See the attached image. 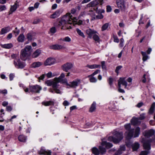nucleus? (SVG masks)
Returning <instances> with one entry per match:
<instances>
[{
  "instance_id": "nucleus-1",
  "label": "nucleus",
  "mask_w": 155,
  "mask_h": 155,
  "mask_svg": "<svg viewBox=\"0 0 155 155\" xmlns=\"http://www.w3.org/2000/svg\"><path fill=\"white\" fill-rule=\"evenodd\" d=\"M124 127L127 130L125 133V136L126 140H129L133 137H137L139 136L140 131V128L139 127H137L135 128L134 132V129H130L131 125L130 124L125 125Z\"/></svg>"
},
{
  "instance_id": "nucleus-2",
  "label": "nucleus",
  "mask_w": 155,
  "mask_h": 155,
  "mask_svg": "<svg viewBox=\"0 0 155 155\" xmlns=\"http://www.w3.org/2000/svg\"><path fill=\"white\" fill-rule=\"evenodd\" d=\"M113 136L109 137L108 140L109 141H113L115 143H119L123 138V133L114 130L113 132Z\"/></svg>"
},
{
  "instance_id": "nucleus-3",
  "label": "nucleus",
  "mask_w": 155,
  "mask_h": 155,
  "mask_svg": "<svg viewBox=\"0 0 155 155\" xmlns=\"http://www.w3.org/2000/svg\"><path fill=\"white\" fill-rule=\"evenodd\" d=\"M72 16L70 13H67L65 15H64L61 19L59 22V26H63L66 23L71 24L72 22V20L73 19Z\"/></svg>"
},
{
  "instance_id": "nucleus-4",
  "label": "nucleus",
  "mask_w": 155,
  "mask_h": 155,
  "mask_svg": "<svg viewBox=\"0 0 155 155\" xmlns=\"http://www.w3.org/2000/svg\"><path fill=\"white\" fill-rule=\"evenodd\" d=\"M65 77V74L64 73H61L60 75L58 78H55V80L57 84H58L59 83H61L62 84H65L67 85H68V80L66 78H64Z\"/></svg>"
},
{
  "instance_id": "nucleus-5",
  "label": "nucleus",
  "mask_w": 155,
  "mask_h": 155,
  "mask_svg": "<svg viewBox=\"0 0 155 155\" xmlns=\"http://www.w3.org/2000/svg\"><path fill=\"white\" fill-rule=\"evenodd\" d=\"M32 49H23L21 51V57L23 60H25L30 55Z\"/></svg>"
},
{
  "instance_id": "nucleus-6",
  "label": "nucleus",
  "mask_w": 155,
  "mask_h": 155,
  "mask_svg": "<svg viewBox=\"0 0 155 155\" xmlns=\"http://www.w3.org/2000/svg\"><path fill=\"white\" fill-rule=\"evenodd\" d=\"M42 87L38 85H29V92L34 93H39Z\"/></svg>"
},
{
  "instance_id": "nucleus-7",
  "label": "nucleus",
  "mask_w": 155,
  "mask_h": 155,
  "mask_svg": "<svg viewBox=\"0 0 155 155\" xmlns=\"http://www.w3.org/2000/svg\"><path fill=\"white\" fill-rule=\"evenodd\" d=\"M104 1L103 0H95L89 3V5L92 7H94V8H92L91 10H90L89 12H93V11H94L93 8L95 7H96V6L97 5L99 4H100V5H102Z\"/></svg>"
},
{
  "instance_id": "nucleus-8",
  "label": "nucleus",
  "mask_w": 155,
  "mask_h": 155,
  "mask_svg": "<svg viewBox=\"0 0 155 155\" xmlns=\"http://www.w3.org/2000/svg\"><path fill=\"white\" fill-rule=\"evenodd\" d=\"M73 67V64L67 62L63 64L61 67L62 70L64 71L68 72Z\"/></svg>"
},
{
  "instance_id": "nucleus-9",
  "label": "nucleus",
  "mask_w": 155,
  "mask_h": 155,
  "mask_svg": "<svg viewBox=\"0 0 155 155\" xmlns=\"http://www.w3.org/2000/svg\"><path fill=\"white\" fill-rule=\"evenodd\" d=\"M55 60L53 58H48L44 62V64L45 66L51 65L55 63Z\"/></svg>"
},
{
  "instance_id": "nucleus-10",
  "label": "nucleus",
  "mask_w": 155,
  "mask_h": 155,
  "mask_svg": "<svg viewBox=\"0 0 155 155\" xmlns=\"http://www.w3.org/2000/svg\"><path fill=\"white\" fill-rule=\"evenodd\" d=\"M80 83V79H77L70 82V84H68V85H67L69 86L72 88H76Z\"/></svg>"
},
{
  "instance_id": "nucleus-11",
  "label": "nucleus",
  "mask_w": 155,
  "mask_h": 155,
  "mask_svg": "<svg viewBox=\"0 0 155 155\" xmlns=\"http://www.w3.org/2000/svg\"><path fill=\"white\" fill-rule=\"evenodd\" d=\"M45 83L48 86H50L52 85L53 88L57 87L58 86L54 78V80H47L45 81Z\"/></svg>"
},
{
  "instance_id": "nucleus-12",
  "label": "nucleus",
  "mask_w": 155,
  "mask_h": 155,
  "mask_svg": "<svg viewBox=\"0 0 155 155\" xmlns=\"http://www.w3.org/2000/svg\"><path fill=\"white\" fill-rule=\"evenodd\" d=\"M125 78H120L118 80V86L119 87H121V84L125 86V88H126L127 86V83L125 80Z\"/></svg>"
},
{
  "instance_id": "nucleus-13",
  "label": "nucleus",
  "mask_w": 155,
  "mask_h": 155,
  "mask_svg": "<svg viewBox=\"0 0 155 155\" xmlns=\"http://www.w3.org/2000/svg\"><path fill=\"white\" fill-rule=\"evenodd\" d=\"M14 63L15 67L17 68H23L25 66V64L19 60H17V62L14 61Z\"/></svg>"
},
{
  "instance_id": "nucleus-14",
  "label": "nucleus",
  "mask_w": 155,
  "mask_h": 155,
  "mask_svg": "<svg viewBox=\"0 0 155 155\" xmlns=\"http://www.w3.org/2000/svg\"><path fill=\"white\" fill-rule=\"evenodd\" d=\"M155 133V131L152 129L146 130L144 133V135L147 137H149L153 135Z\"/></svg>"
},
{
  "instance_id": "nucleus-15",
  "label": "nucleus",
  "mask_w": 155,
  "mask_h": 155,
  "mask_svg": "<svg viewBox=\"0 0 155 155\" xmlns=\"http://www.w3.org/2000/svg\"><path fill=\"white\" fill-rule=\"evenodd\" d=\"M138 118L133 117L130 121L131 124L134 125H139L141 123V121Z\"/></svg>"
},
{
  "instance_id": "nucleus-16",
  "label": "nucleus",
  "mask_w": 155,
  "mask_h": 155,
  "mask_svg": "<svg viewBox=\"0 0 155 155\" xmlns=\"http://www.w3.org/2000/svg\"><path fill=\"white\" fill-rule=\"evenodd\" d=\"M86 32L87 34L88 35V37L91 38L97 32L96 31L91 29H89L86 30Z\"/></svg>"
},
{
  "instance_id": "nucleus-17",
  "label": "nucleus",
  "mask_w": 155,
  "mask_h": 155,
  "mask_svg": "<svg viewBox=\"0 0 155 155\" xmlns=\"http://www.w3.org/2000/svg\"><path fill=\"white\" fill-rule=\"evenodd\" d=\"M152 140H151L145 142L143 143V147L146 150H149L151 149L150 143L152 142Z\"/></svg>"
},
{
  "instance_id": "nucleus-18",
  "label": "nucleus",
  "mask_w": 155,
  "mask_h": 155,
  "mask_svg": "<svg viewBox=\"0 0 155 155\" xmlns=\"http://www.w3.org/2000/svg\"><path fill=\"white\" fill-rule=\"evenodd\" d=\"M61 12V9L58 10L51 15V18H54L58 17L60 15Z\"/></svg>"
},
{
  "instance_id": "nucleus-19",
  "label": "nucleus",
  "mask_w": 155,
  "mask_h": 155,
  "mask_svg": "<svg viewBox=\"0 0 155 155\" xmlns=\"http://www.w3.org/2000/svg\"><path fill=\"white\" fill-rule=\"evenodd\" d=\"M96 103L94 101L89 108V112L91 113L94 112L96 110Z\"/></svg>"
},
{
  "instance_id": "nucleus-20",
  "label": "nucleus",
  "mask_w": 155,
  "mask_h": 155,
  "mask_svg": "<svg viewBox=\"0 0 155 155\" xmlns=\"http://www.w3.org/2000/svg\"><path fill=\"white\" fill-rule=\"evenodd\" d=\"M38 153L40 154L51 155V152L50 151H46L45 149L42 148H41V150L39 151Z\"/></svg>"
},
{
  "instance_id": "nucleus-21",
  "label": "nucleus",
  "mask_w": 155,
  "mask_h": 155,
  "mask_svg": "<svg viewBox=\"0 0 155 155\" xmlns=\"http://www.w3.org/2000/svg\"><path fill=\"white\" fill-rule=\"evenodd\" d=\"M101 144L103 146H105L107 149L110 148L113 146V145L111 143L107 142L105 141H102Z\"/></svg>"
},
{
  "instance_id": "nucleus-22",
  "label": "nucleus",
  "mask_w": 155,
  "mask_h": 155,
  "mask_svg": "<svg viewBox=\"0 0 155 155\" xmlns=\"http://www.w3.org/2000/svg\"><path fill=\"white\" fill-rule=\"evenodd\" d=\"M43 63L40 61H37L31 64V67L33 68H36L42 65Z\"/></svg>"
},
{
  "instance_id": "nucleus-23",
  "label": "nucleus",
  "mask_w": 155,
  "mask_h": 155,
  "mask_svg": "<svg viewBox=\"0 0 155 155\" xmlns=\"http://www.w3.org/2000/svg\"><path fill=\"white\" fill-rule=\"evenodd\" d=\"M35 33L33 32H31L28 33L26 35V37L28 41H31L32 40V37L35 35Z\"/></svg>"
},
{
  "instance_id": "nucleus-24",
  "label": "nucleus",
  "mask_w": 155,
  "mask_h": 155,
  "mask_svg": "<svg viewBox=\"0 0 155 155\" xmlns=\"http://www.w3.org/2000/svg\"><path fill=\"white\" fill-rule=\"evenodd\" d=\"M117 7L121 11H124L125 10L126 7L124 5V2L123 3H117Z\"/></svg>"
},
{
  "instance_id": "nucleus-25",
  "label": "nucleus",
  "mask_w": 155,
  "mask_h": 155,
  "mask_svg": "<svg viewBox=\"0 0 155 155\" xmlns=\"http://www.w3.org/2000/svg\"><path fill=\"white\" fill-rule=\"evenodd\" d=\"M43 105L45 106H48L50 105H54V102L53 101H43L42 102Z\"/></svg>"
},
{
  "instance_id": "nucleus-26",
  "label": "nucleus",
  "mask_w": 155,
  "mask_h": 155,
  "mask_svg": "<svg viewBox=\"0 0 155 155\" xmlns=\"http://www.w3.org/2000/svg\"><path fill=\"white\" fill-rule=\"evenodd\" d=\"M10 30V27L9 26L3 28L1 29V35L4 34L8 32Z\"/></svg>"
},
{
  "instance_id": "nucleus-27",
  "label": "nucleus",
  "mask_w": 155,
  "mask_h": 155,
  "mask_svg": "<svg viewBox=\"0 0 155 155\" xmlns=\"http://www.w3.org/2000/svg\"><path fill=\"white\" fill-rule=\"evenodd\" d=\"M41 51L39 49H38L34 52L32 54V56L34 58L38 57L41 54Z\"/></svg>"
},
{
  "instance_id": "nucleus-28",
  "label": "nucleus",
  "mask_w": 155,
  "mask_h": 155,
  "mask_svg": "<svg viewBox=\"0 0 155 155\" xmlns=\"http://www.w3.org/2000/svg\"><path fill=\"white\" fill-rule=\"evenodd\" d=\"M86 67L91 69H95L97 68H100L101 67V65L100 64H93V65H90V64H87L86 66Z\"/></svg>"
},
{
  "instance_id": "nucleus-29",
  "label": "nucleus",
  "mask_w": 155,
  "mask_h": 155,
  "mask_svg": "<svg viewBox=\"0 0 155 155\" xmlns=\"http://www.w3.org/2000/svg\"><path fill=\"white\" fill-rule=\"evenodd\" d=\"M132 147L133 151H136L139 148L140 144L137 142H135L132 144Z\"/></svg>"
},
{
  "instance_id": "nucleus-30",
  "label": "nucleus",
  "mask_w": 155,
  "mask_h": 155,
  "mask_svg": "<svg viewBox=\"0 0 155 155\" xmlns=\"http://www.w3.org/2000/svg\"><path fill=\"white\" fill-rule=\"evenodd\" d=\"M125 147L124 145L120 146L119 149L117 152V155H118L121 154L122 153V151H125Z\"/></svg>"
},
{
  "instance_id": "nucleus-31",
  "label": "nucleus",
  "mask_w": 155,
  "mask_h": 155,
  "mask_svg": "<svg viewBox=\"0 0 155 155\" xmlns=\"http://www.w3.org/2000/svg\"><path fill=\"white\" fill-rule=\"evenodd\" d=\"M19 85L20 87H21L23 88L25 92L27 93L29 92V90L28 88L26 87L23 84L19 83Z\"/></svg>"
},
{
  "instance_id": "nucleus-32",
  "label": "nucleus",
  "mask_w": 155,
  "mask_h": 155,
  "mask_svg": "<svg viewBox=\"0 0 155 155\" xmlns=\"http://www.w3.org/2000/svg\"><path fill=\"white\" fill-rule=\"evenodd\" d=\"M19 85L20 87H21L23 88L25 92L27 93L29 92V90L28 88L26 87L23 84L19 83Z\"/></svg>"
},
{
  "instance_id": "nucleus-33",
  "label": "nucleus",
  "mask_w": 155,
  "mask_h": 155,
  "mask_svg": "<svg viewBox=\"0 0 155 155\" xmlns=\"http://www.w3.org/2000/svg\"><path fill=\"white\" fill-rule=\"evenodd\" d=\"M0 45L2 48H10L13 47V45L12 43L4 45L0 44Z\"/></svg>"
},
{
  "instance_id": "nucleus-34",
  "label": "nucleus",
  "mask_w": 155,
  "mask_h": 155,
  "mask_svg": "<svg viewBox=\"0 0 155 155\" xmlns=\"http://www.w3.org/2000/svg\"><path fill=\"white\" fill-rule=\"evenodd\" d=\"M141 53L143 56V61H146L147 59L149 58V56L146 54L145 52L141 51Z\"/></svg>"
},
{
  "instance_id": "nucleus-35",
  "label": "nucleus",
  "mask_w": 155,
  "mask_h": 155,
  "mask_svg": "<svg viewBox=\"0 0 155 155\" xmlns=\"http://www.w3.org/2000/svg\"><path fill=\"white\" fill-rule=\"evenodd\" d=\"M25 37L23 34H21L19 35L18 38V41L19 42H22L24 41Z\"/></svg>"
},
{
  "instance_id": "nucleus-36",
  "label": "nucleus",
  "mask_w": 155,
  "mask_h": 155,
  "mask_svg": "<svg viewBox=\"0 0 155 155\" xmlns=\"http://www.w3.org/2000/svg\"><path fill=\"white\" fill-rule=\"evenodd\" d=\"M18 140L21 142H25L26 140V137L23 135H20L18 137Z\"/></svg>"
},
{
  "instance_id": "nucleus-37",
  "label": "nucleus",
  "mask_w": 155,
  "mask_h": 155,
  "mask_svg": "<svg viewBox=\"0 0 155 155\" xmlns=\"http://www.w3.org/2000/svg\"><path fill=\"white\" fill-rule=\"evenodd\" d=\"M88 77L89 78L90 81L91 82L95 83L97 81V78L91 75H89Z\"/></svg>"
},
{
  "instance_id": "nucleus-38",
  "label": "nucleus",
  "mask_w": 155,
  "mask_h": 155,
  "mask_svg": "<svg viewBox=\"0 0 155 155\" xmlns=\"http://www.w3.org/2000/svg\"><path fill=\"white\" fill-rule=\"evenodd\" d=\"M155 108V102H154L151 105L149 111V113L152 114Z\"/></svg>"
},
{
  "instance_id": "nucleus-39",
  "label": "nucleus",
  "mask_w": 155,
  "mask_h": 155,
  "mask_svg": "<svg viewBox=\"0 0 155 155\" xmlns=\"http://www.w3.org/2000/svg\"><path fill=\"white\" fill-rule=\"evenodd\" d=\"M92 153L95 155H99L100 153V151L97 148L94 147L92 149Z\"/></svg>"
},
{
  "instance_id": "nucleus-40",
  "label": "nucleus",
  "mask_w": 155,
  "mask_h": 155,
  "mask_svg": "<svg viewBox=\"0 0 155 155\" xmlns=\"http://www.w3.org/2000/svg\"><path fill=\"white\" fill-rule=\"evenodd\" d=\"M51 48H63L64 47L61 45H54L50 47Z\"/></svg>"
},
{
  "instance_id": "nucleus-41",
  "label": "nucleus",
  "mask_w": 155,
  "mask_h": 155,
  "mask_svg": "<svg viewBox=\"0 0 155 155\" xmlns=\"http://www.w3.org/2000/svg\"><path fill=\"white\" fill-rule=\"evenodd\" d=\"M103 147L104 146H103L101 145V146H100L99 148L100 150V153L102 154H104L106 152V149L105 148Z\"/></svg>"
},
{
  "instance_id": "nucleus-42",
  "label": "nucleus",
  "mask_w": 155,
  "mask_h": 155,
  "mask_svg": "<svg viewBox=\"0 0 155 155\" xmlns=\"http://www.w3.org/2000/svg\"><path fill=\"white\" fill-rule=\"evenodd\" d=\"M97 8V7H95L93 8L94 10L95 11L96 13L101 14L102 13H104V10L98 9Z\"/></svg>"
},
{
  "instance_id": "nucleus-43",
  "label": "nucleus",
  "mask_w": 155,
  "mask_h": 155,
  "mask_svg": "<svg viewBox=\"0 0 155 155\" xmlns=\"http://www.w3.org/2000/svg\"><path fill=\"white\" fill-rule=\"evenodd\" d=\"M93 38L94 40L96 41L99 42L100 41V38L96 34H94L93 35Z\"/></svg>"
},
{
  "instance_id": "nucleus-44",
  "label": "nucleus",
  "mask_w": 155,
  "mask_h": 155,
  "mask_svg": "<svg viewBox=\"0 0 155 155\" xmlns=\"http://www.w3.org/2000/svg\"><path fill=\"white\" fill-rule=\"evenodd\" d=\"M109 24L108 23L104 24L102 27V31L106 30L108 27Z\"/></svg>"
},
{
  "instance_id": "nucleus-45",
  "label": "nucleus",
  "mask_w": 155,
  "mask_h": 155,
  "mask_svg": "<svg viewBox=\"0 0 155 155\" xmlns=\"http://www.w3.org/2000/svg\"><path fill=\"white\" fill-rule=\"evenodd\" d=\"M76 31L79 35L82 36L83 38H84L85 36L84 35V33L81 31V30L79 29L78 28H77Z\"/></svg>"
},
{
  "instance_id": "nucleus-46",
  "label": "nucleus",
  "mask_w": 155,
  "mask_h": 155,
  "mask_svg": "<svg viewBox=\"0 0 155 155\" xmlns=\"http://www.w3.org/2000/svg\"><path fill=\"white\" fill-rule=\"evenodd\" d=\"M122 68L121 65H119L117 66L115 70V72L117 73V75H118L119 73V71Z\"/></svg>"
},
{
  "instance_id": "nucleus-47",
  "label": "nucleus",
  "mask_w": 155,
  "mask_h": 155,
  "mask_svg": "<svg viewBox=\"0 0 155 155\" xmlns=\"http://www.w3.org/2000/svg\"><path fill=\"white\" fill-rule=\"evenodd\" d=\"M58 87V86L57 87L53 88H54V91H55V93H56L57 94H61L62 92L59 89H57V87Z\"/></svg>"
},
{
  "instance_id": "nucleus-48",
  "label": "nucleus",
  "mask_w": 155,
  "mask_h": 155,
  "mask_svg": "<svg viewBox=\"0 0 155 155\" xmlns=\"http://www.w3.org/2000/svg\"><path fill=\"white\" fill-rule=\"evenodd\" d=\"M17 5L15 4V5L12 6L10 8V11L12 12L15 11L17 8Z\"/></svg>"
},
{
  "instance_id": "nucleus-49",
  "label": "nucleus",
  "mask_w": 155,
  "mask_h": 155,
  "mask_svg": "<svg viewBox=\"0 0 155 155\" xmlns=\"http://www.w3.org/2000/svg\"><path fill=\"white\" fill-rule=\"evenodd\" d=\"M150 153L149 151L146 150L143 151L141 152L140 155H147Z\"/></svg>"
},
{
  "instance_id": "nucleus-50",
  "label": "nucleus",
  "mask_w": 155,
  "mask_h": 155,
  "mask_svg": "<svg viewBox=\"0 0 155 155\" xmlns=\"http://www.w3.org/2000/svg\"><path fill=\"white\" fill-rule=\"evenodd\" d=\"M114 80L111 77H110L108 79V82L109 84L111 86L113 84Z\"/></svg>"
},
{
  "instance_id": "nucleus-51",
  "label": "nucleus",
  "mask_w": 155,
  "mask_h": 155,
  "mask_svg": "<svg viewBox=\"0 0 155 155\" xmlns=\"http://www.w3.org/2000/svg\"><path fill=\"white\" fill-rule=\"evenodd\" d=\"M145 118V114L143 113L140 114V116L139 118L140 120H143Z\"/></svg>"
},
{
  "instance_id": "nucleus-52",
  "label": "nucleus",
  "mask_w": 155,
  "mask_h": 155,
  "mask_svg": "<svg viewBox=\"0 0 155 155\" xmlns=\"http://www.w3.org/2000/svg\"><path fill=\"white\" fill-rule=\"evenodd\" d=\"M6 9V7L5 5H0V12Z\"/></svg>"
},
{
  "instance_id": "nucleus-53",
  "label": "nucleus",
  "mask_w": 155,
  "mask_h": 155,
  "mask_svg": "<svg viewBox=\"0 0 155 155\" xmlns=\"http://www.w3.org/2000/svg\"><path fill=\"white\" fill-rule=\"evenodd\" d=\"M104 17L103 15L101 14H99L98 15L96 16V19H101L103 18Z\"/></svg>"
},
{
  "instance_id": "nucleus-54",
  "label": "nucleus",
  "mask_w": 155,
  "mask_h": 155,
  "mask_svg": "<svg viewBox=\"0 0 155 155\" xmlns=\"http://www.w3.org/2000/svg\"><path fill=\"white\" fill-rule=\"evenodd\" d=\"M0 93L4 94V95L7 94V91L6 89L4 90H0Z\"/></svg>"
},
{
  "instance_id": "nucleus-55",
  "label": "nucleus",
  "mask_w": 155,
  "mask_h": 155,
  "mask_svg": "<svg viewBox=\"0 0 155 155\" xmlns=\"http://www.w3.org/2000/svg\"><path fill=\"white\" fill-rule=\"evenodd\" d=\"M101 64L102 68L103 69H106V66L105 65V62L104 61H102L101 62Z\"/></svg>"
},
{
  "instance_id": "nucleus-56",
  "label": "nucleus",
  "mask_w": 155,
  "mask_h": 155,
  "mask_svg": "<svg viewBox=\"0 0 155 155\" xmlns=\"http://www.w3.org/2000/svg\"><path fill=\"white\" fill-rule=\"evenodd\" d=\"M12 110V107L10 106H7L6 107V110L7 111L10 112Z\"/></svg>"
},
{
  "instance_id": "nucleus-57",
  "label": "nucleus",
  "mask_w": 155,
  "mask_h": 155,
  "mask_svg": "<svg viewBox=\"0 0 155 155\" xmlns=\"http://www.w3.org/2000/svg\"><path fill=\"white\" fill-rule=\"evenodd\" d=\"M50 32L52 33H54L56 32V29L55 27H52L50 28Z\"/></svg>"
},
{
  "instance_id": "nucleus-58",
  "label": "nucleus",
  "mask_w": 155,
  "mask_h": 155,
  "mask_svg": "<svg viewBox=\"0 0 155 155\" xmlns=\"http://www.w3.org/2000/svg\"><path fill=\"white\" fill-rule=\"evenodd\" d=\"M15 77V74H10L9 75V78L10 81L12 80Z\"/></svg>"
},
{
  "instance_id": "nucleus-59",
  "label": "nucleus",
  "mask_w": 155,
  "mask_h": 155,
  "mask_svg": "<svg viewBox=\"0 0 155 155\" xmlns=\"http://www.w3.org/2000/svg\"><path fill=\"white\" fill-rule=\"evenodd\" d=\"M124 40L123 38H121L120 40V48H122L123 46V43Z\"/></svg>"
},
{
  "instance_id": "nucleus-60",
  "label": "nucleus",
  "mask_w": 155,
  "mask_h": 155,
  "mask_svg": "<svg viewBox=\"0 0 155 155\" xmlns=\"http://www.w3.org/2000/svg\"><path fill=\"white\" fill-rule=\"evenodd\" d=\"M100 71L99 70H96L94 72L92 73L91 75L94 76V75L97 74H98V73H99L100 72Z\"/></svg>"
},
{
  "instance_id": "nucleus-61",
  "label": "nucleus",
  "mask_w": 155,
  "mask_h": 155,
  "mask_svg": "<svg viewBox=\"0 0 155 155\" xmlns=\"http://www.w3.org/2000/svg\"><path fill=\"white\" fill-rule=\"evenodd\" d=\"M112 8L110 5H107V12H110L111 11Z\"/></svg>"
},
{
  "instance_id": "nucleus-62",
  "label": "nucleus",
  "mask_w": 155,
  "mask_h": 155,
  "mask_svg": "<svg viewBox=\"0 0 155 155\" xmlns=\"http://www.w3.org/2000/svg\"><path fill=\"white\" fill-rule=\"evenodd\" d=\"M63 41H66L69 42L71 41V39L68 37H66L63 39Z\"/></svg>"
},
{
  "instance_id": "nucleus-63",
  "label": "nucleus",
  "mask_w": 155,
  "mask_h": 155,
  "mask_svg": "<svg viewBox=\"0 0 155 155\" xmlns=\"http://www.w3.org/2000/svg\"><path fill=\"white\" fill-rule=\"evenodd\" d=\"M46 76L48 78H51L52 76V73L51 72H48Z\"/></svg>"
},
{
  "instance_id": "nucleus-64",
  "label": "nucleus",
  "mask_w": 155,
  "mask_h": 155,
  "mask_svg": "<svg viewBox=\"0 0 155 155\" xmlns=\"http://www.w3.org/2000/svg\"><path fill=\"white\" fill-rule=\"evenodd\" d=\"M2 105L4 107H6L8 104V102L7 101H4L2 103Z\"/></svg>"
}]
</instances>
